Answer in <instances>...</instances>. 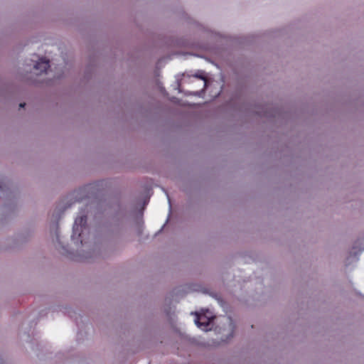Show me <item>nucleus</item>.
Listing matches in <instances>:
<instances>
[{
  "label": "nucleus",
  "mask_w": 364,
  "mask_h": 364,
  "mask_svg": "<svg viewBox=\"0 0 364 364\" xmlns=\"http://www.w3.org/2000/svg\"><path fill=\"white\" fill-rule=\"evenodd\" d=\"M7 188V186L4 182H0V192L4 191Z\"/></svg>",
  "instance_id": "7"
},
{
  "label": "nucleus",
  "mask_w": 364,
  "mask_h": 364,
  "mask_svg": "<svg viewBox=\"0 0 364 364\" xmlns=\"http://www.w3.org/2000/svg\"><path fill=\"white\" fill-rule=\"evenodd\" d=\"M95 252H96V250H93V254H94L95 255H96L97 254V253H96Z\"/></svg>",
  "instance_id": "15"
},
{
  "label": "nucleus",
  "mask_w": 364,
  "mask_h": 364,
  "mask_svg": "<svg viewBox=\"0 0 364 364\" xmlns=\"http://www.w3.org/2000/svg\"><path fill=\"white\" fill-rule=\"evenodd\" d=\"M85 189H82V190H80L79 191H77V192H75L73 196H72V199H75V200L76 201H79L80 200H82L84 197V196H78V195L80 194V193L81 192H84Z\"/></svg>",
  "instance_id": "6"
},
{
  "label": "nucleus",
  "mask_w": 364,
  "mask_h": 364,
  "mask_svg": "<svg viewBox=\"0 0 364 364\" xmlns=\"http://www.w3.org/2000/svg\"><path fill=\"white\" fill-rule=\"evenodd\" d=\"M196 318L194 322L196 325L200 329L208 331L210 330L213 320L214 318L212 316H208L205 313L195 312Z\"/></svg>",
  "instance_id": "4"
},
{
  "label": "nucleus",
  "mask_w": 364,
  "mask_h": 364,
  "mask_svg": "<svg viewBox=\"0 0 364 364\" xmlns=\"http://www.w3.org/2000/svg\"><path fill=\"white\" fill-rule=\"evenodd\" d=\"M235 323L230 316H223L220 318L217 331L222 335L221 340L228 341L233 337Z\"/></svg>",
  "instance_id": "2"
},
{
  "label": "nucleus",
  "mask_w": 364,
  "mask_h": 364,
  "mask_svg": "<svg viewBox=\"0 0 364 364\" xmlns=\"http://www.w3.org/2000/svg\"><path fill=\"white\" fill-rule=\"evenodd\" d=\"M31 80H32L34 82H41L43 80H36V79H32V77H31Z\"/></svg>",
  "instance_id": "10"
},
{
  "label": "nucleus",
  "mask_w": 364,
  "mask_h": 364,
  "mask_svg": "<svg viewBox=\"0 0 364 364\" xmlns=\"http://www.w3.org/2000/svg\"><path fill=\"white\" fill-rule=\"evenodd\" d=\"M32 65H27L31 68H26V70L29 71L32 75L38 76L46 74L50 67L49 61L44 58H40L37 61L32 60Z\"/></svg>",
  "instance_id": "3"
},
{
  "label": "nucleus",
  "mask_w": 364,
  "mask_h": 364,
  "mask_svg": "<svg viewBox=\"0 0 364 364\" xmlns=\"http://www.w3.org/2000/svg\"><path fill=\"white\" fill-rule=\"evenodd\" d=\"M264 115L267 117H275L274 114H272V113H269V112H266L264 113Z\"/></svg>",
  "instance_id": "8"
},
{
  "label": "nucleus",
  "mask_w": 364,
  "mask_h": 364,
  "mask_svg": "<svg viewBox=\"0 0 364 364\" xmlns=\"http://www.w3.org/2000/svg\"><path fill=\"white\" fill-rule=\"evenodd\" d=\"M203 71L198 70L196 74H194L193 76L194 77L201 79L204 81V88L207 86V80L206 78L203 75Z\"/></svg>",
  "instance_id": "5"
},
{
  "label": "nucleus",
  "mask_w": 364,
  "mask_h": 364,
  "mask_svg": "<svg viewBox=\"0 0 364 364\" xmlns=\"http://www.w3.org/2000/svg\"><path fill=\"white\" fill-rule=\"evenodd\" d=\"M87 215L84 210H81L80 215L75 218L73 226L71 239L78 246H84L86 244L84 238V232L86 230Z\"/></svg>",
  "instance_id": "1"
},
{
  "label": "nucleus",
  "mask_w": 364,
  "mask_h": 364,
  "mask_svg": "<svg viewBox=\"0 0 364 364\" xmlns=\"http://www.w3.org/2000/svg\"><path fill=\"white\" fill-rule=\"evenodd\" d=\"M353 258L355 259V262H356L358 260V254L356 252H355Z\"/></svg>",
  "instance_id": "9"
},
{
  "label": "nucleus",
  "mask_w": 364,
  "mask_h": 364,
  "mask_svg": "<svg viewBox=\"0 0 364 364\" xmlns=\"http://www.w3.org/2000/svg\"><path fill=\"white\" fill-rule=\"evenodd\" d=\"M97 255H100L102 256V257H104V255H102V253H100L98 251H97Z\"/></svg>",
  "instance_id": "14"
},
{
  "label": "nucleus",
  "mask_w": 364,
  "mask_h": 364,
  "mask_svg": "<svg viewBox=\"0 0 364 364\" xmlns=\"http://www.w3.org/2000/svg\"><path fill=\"white\" fill-rule=\"evenodd\" d=\"M92 257V255H86V256H85V259H87V260H88L89 259H91Z\"/></svg>",
  "instance_id": "11"
},
{
  "label": "nucleus",
  "mask_w": 364,
  "mask_h": 364,
  "mask_svg": "<svg viewBox=\"0 0 364 364\" xmlns=\"http://www.w3.org/2000/svg\"><path fill=\"white\" fill-rule=\"evenodd\" d=\"M56 239H57V240H59V238H58V234H57V233H56Z\"/></svg>",
  "instance_id": "16"
},
{
  "label": "nucleus",
  "mask_w": 364,
  "mask_h": 364,
  "mask_svg": "<svg viewBox=\"0 0 364 364\" xmlns=\"http://www.w3.org/2000/svg\"><path fill=\"white\" fill-rule=\"evenodd\" d=\"M25 105H26V104H25V103H21V104L19 105V107H24V106H25Z\"/></svg>",
  "instance_id": "12"
},
{
  "label": "nucleus",
  "mask_w": 364,
  "mask_h": 364,
  "mask_svg": "<svg viewBox=\"0 0 364 364\" xmlns=\"http://www.w3.org/2000/svg\"><path fill=\"white\" fill-rule=\"evenodd\" d=\"M71 206V204H68V205H66L64 208V210H65L66 208H68Z\"/></svg>",
  "instance_id": "13"
}]
</instances>
